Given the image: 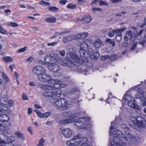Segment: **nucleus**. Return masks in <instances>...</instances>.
<instances>
[{
    "mask_svg": "<svg viewBox=\"0 0 146 146\" xmlns=\"http://www.w3.org/2000/svg\"><path fill=\"white\" fill-rule=\"evenodd\" d=\"M90 120L88 117L81 118L74 121V124L79 129H89L92 126Z\"/></svg>",
    "mask_w": 146,
    "mask_h": 146,
    "instance_id": "obj_8",
    "label": "nucleus"
},
{
    "mask_svg": "<svg viewBox=\"0 0 146 146\" xmlns=\"http://www.w3.org/2000/svg\"><path fill=\"white\" fill-rule=\"evenodd\" d=\"M58 44V42H54L51 43H48L47 44V46H52L54 47L57 45Z\"/></svg>",
    "mask_w": 146,
    "mask_h": 146,
    "instance_id": "obj_36",
    "label": "nucleus"
},
{
    "mask_svg": "<svg viewBox=\"0 0 146 146\" xmlns=\"http://www.w3.org/2000/svg\"><path fill=\"white\" fill-rule=\"evenodd\" d=\"M44 60L45 64L47 66L48 65H50L53 64V63L57 62V63L63 66L67 65L70 67L76 68V67H74V63L71 62L70 61L67 60L66 58L64 60L61 57L54 53H50L49 56H45L44 57Z\"/></svg>",
    "mask_w": 146,
    "mask_h": 146,
    "instance_id": "obj_6",
    "label": "nucleus"
},
{
    "mask_svg": "<svg viewBox=\"0 0 146 146\" xmlns=\"http://www.w3.org/2000/svg\"><path fill=\"white\" fill-rule=\"evenodd\" d=\"M77 7V5L73 3H69L67 6V7L68 9L73 10L75 9Z\"/></svg>",
    "mask_w": 146,
    "mask_h": 146,
    "instance_id": "obj_27",
    "label": "nucleus"
},
{
    "mask_svg": "<svg viewBox=\"0 0 146 146\" xmlns=\"http://www.w3.org/2000/svg\"><path fill=\"white\" fill-rule=\"evenodd\" d=\"M112 47H111L109 45H107L106 46V50L107 52L110 53L112 51Z\"/></svg>",
    "mask_w": 146,
    "mask_h": 146,
    "instance_id": "obj_35",
    "label": "nucleus"
},
{
    "mask_svg": "<svg viewBox=\"0 0 146 146\" xmlns=\"http://www.w3.org/2000/svg\"><path fill=\"white\" fill-rule=\"evenodd\" d=\"M123 32L121 31H119L118 32H117V36H116V39L117 41L120 42L122 38V33H121Z\"/></svg>",
    "mask_w": 146,
    "mask_h": 146,
    "instance_id": "obj_25",
    "label": "nucleus"
},
{
    "mask_svg": "<svg viewBox=\"0 0 146 146\" xmlns=\"http://www.w3.org/2000/svg\"><path fill=\"white\" fill-rule=\"evenodd\" d=\"M56 63H57V62L53 63V64L50 65H48V68L50 71L53 72H56L60 70V67L58 65L56 64Z\"/></svg>",
    "mask_w": 146,
    "mask_h": 146,
    "instance_id": "obj_14",
    "label": "nucleus"
},
{
    "mask_svg": "<svg viewBox=\"0 0 146 146\" xmlns=\"http://www.w3.org/2000/svg\"><path fill=\"white\" fill-rule=\"evenodd\" d=\"M80 46L79 52L80 56L82 58V60H81L79 56L75 53H68L67 54L66 56L67 60L70 61L71 62H73L74 64V67H76V68H74V67H71L72 68V70L73 71L78 72H80V68L79 66H75L74 62L84 66H86L89 67H91L92 65V63L88 60L87 58L85 57V56L87 53V50L88 52L89 53L92 52V50L88 48L89 46L88 44L85 42H82Z\"/></svg>",
    "mask_w": 146,
    "mask_h": 146,
    "instance_id": "obj_3",
    "label": "nucleus"
},
{
    "mask_svg": "<svg viewBox=\"0 0 146 146\" xmlns=\"http://www.w3.org/2000/svg\"><path fill=\"white\" fill-rule=\"evenodd\" d=\"M62 132L63 135L66 138H70L72 135V131L69 128L66 127L63 129Z\"/></svg>",
    "mask_w": 146,
    "mask_h": 146,
    "instance_id": "obj_13",
    "label": "nucleus"
},
{
    "mask_svg": "<svg viewBox=\"0 0 146 146\" xmlns=\"http://www.w3.org/2000/svg\"><path fill=\"white\" fill-rule=\"evenodd\" d=\"M93 56L95 59H97L99 57L100 53L98 51L94 52L93 53Z\"/></svg>",
    "mask_w": 146,
    "mask_h": 146,
    "instance_id": "obj_37",
    "label": "nucleus"
},
{
    "mask_svg": "<svg viewBox=\"0 0 146 146\" xmlns=\"http://www.w3.org/2000/svg\"><path fill=\"white\" fill-rule=\"evenodd\" d=\"M59 82L55 84H40L39 87L44 90H48L47 91L44 92L42 94L43 96L45 98H52L55 100L53 103L54 105L57 108L60 110H64L68 109L70 106L71 105L65 100L61 99V96L64 95L62 93V91L60 88H63L66 86V84L64 83L60 84L61 81L58 79Z\"/></svg>",
    "mask_w": 146,
    "mask_h": 146,
    "instance_id": "obj_1",
    "label": "nucleus"
},
{
    "mask_svg": "<svg viewBox=\"0 0 146 146\" xmlns=\"http://www.w3.org/2000/svg\"><path fill=\"white\" fill-rule=\"evenodd\" d=\"M29 85L31 86H35V84L34 82L31 81L29 82Z\"/></svg>",
    "mask_w": 146,
    "mask_h": 146,
    "instance_id": "obj_63",
    "label": "nucleus"
},
{
    "mask_svg": "<svg viewBox=\"0 0 146 146\" xmlns=\"http://www.w3.org/2000/svg\"><path fill=\"white\" fill-rule=\"evenodd\" d=\"M92 20V17L90 15L87 14L84 16L80 21L83 23H88Z\"/></svg>",
    "mask_w": 146,
    "mask_h": 146,
    "instance_id": "obj_18",
    "label": "nucleus"
},
{
    "mask_svg": "<svg viewBox=\"0 0 146 146\" xmlns=\"http://www.w3.org/2000/svg\"><path fill=\"white\" fill-rule=\"evenodd\" d=\"M80 34L81 36V38H84L87 36L88 35V34L87 32H84Z\"/></svg>",
    "mask_w": 146,
    "mask_h": 146,
    "instance_id": "obj_43",
    "label": "nucleus"
},
{
    "mask_svg": "<svg viewBox=\"0 0 146 146\" xmlns=\"http://www.w3.org/2000/svg\"><path fill=\"white\" fill-rule=\"evenodd\" d=\"M3 59L4 61L6 62H11L13 60V58L10 56L4 57L3 58Z\"/></svg>",
    "mask_w": 146,
    "mask_h": 146,
    "instance_id": "obj_26",
    "label": "nucleus"
},
{
    "mask_svg": "<svg viewBox=\"0 0 146 146\" xmlns=\"http://www.w3.org/2000/svg\"><path fill=\"white\" fill-rule=\"evenodd\" d=\"M34 60V57L32 56L29 57L26 59V61L29 63H30L33 62Z\"/></svg>",
    "mask_w": 146,
    "mask_h": 146,
    "instance_id": "obj_29",
    "label": "nucleus"
},
{
    "mask_svg": "<svg viewBox=\"0 0 146 146\" xmlns=\"http://www.w3.org/2000/svg\"><path fill=\"white\" fill-rule=\"evenodd\" d=\"M34 106L35 107L37 108L40 109L41 108V106L38 104H35Z\"/></svg>",
    "mask_w": 146,
    "mask_h": 146,
    "instance_id": "obj_62",
    "label": "nucleus"
},
{
    "mask_svg": "<svg viewBox=\"0 0 146 146\" xmlns=\"http://www.w3.org/2000/svg\"><path fill=\"white\" fill-rule=\"evenodd\" d=\"M38 53L39 55L41 56L44 54V52L42 50H40L38 51Z\"/></svg>",
    "mask_w": 146,
    "mask_h": 146,
    "instance_id": "obj_56",
    "label": "nucleus"
},
{
    "mask_svg": "<svg viewBox=\"0 0 146 146\" xmlns=\"http://www.w3.org/2000/svg\"><path fill=\"white\" fill-rule=\"evenodd\" d=\"M34 111L36 113L38 117L41 118H47L51 115V113L49 111L42 113L37 110H35Z\"/></svg>",
    "mask_w": 146,
    "mask_h": 146,
    "instance_id": "obj_15",
    "label": "nucleus"
},
{
    "mask_svg": "<svg viewBox=\"0 0 146 146\" xmlns=\"http://www.w3.org/2000/svg\"><path fill=\"white\" fill-rule=\"evenodd\" d=\"M27 46H25L23 48H20L18 50V52L19 53H22L24 52L26 50Z\"/></svg>",
    "mask_w": 146,
    "mask_h": 146,
    "instance_id": "obj_39",
    "label": "nucleus"
},
{
    "mask_svg": "<svg viewBox=\"0 0 146 146\" xmlns=\"http://www.w3.org/2000/svg\"><path fill=\"white\" fill-rule=\"evenodd\" d=\"M9 26L11 27H18V25L16 23L12 22L9 24Z\"/></svg>",
    "mask_w": 146,
    "mask_h": 146,
    "instance_id": "obj_34",
    "label": "nucleus"
},
{
    "mask_svg": "<svg viewBox=\"0 0 146 146\" xmlns=\"http://www.w3.org/2000/svg\"><path fill=\"white\" fill-rule=\"evenodd\" d=\"M39 4L40 5H44L46 6H49L50 5V4L49 3L43 0H42L40 1Z\"/></svg>",
    "mask_w": 146,
    "mask_h": 146,
    "instance_id": "obj_31",
    "label": "nucleus"
},
{
    "mask_svg": "<svg viewBox=\"0 0 146 146\" xmlns=\"http://www.w3.org/2000/svg\"><path fill=\"white\" fill-rule=\"evenodd\" d=\"M102 45V42L100 39H96L94 42L93 45L94 47L98 48L101 45Z\"/></svg>",
    "mask_w": 146,
    "mask_h": 146,
    "instance_id": "obj_19",
    "label": "nucleus"
},
{
    "mask_svg": "<svg viewBox=\"0 0 146 146\" xmlns=\"http://www.w3.org/2000/svg\"><path fill=\"white\" fill-rule=\"evenodd\" d=\"M143 29H142L139 32L138 35H137V37L139 36L140 38L141 37L140 36H141V35L142 33H143Z\"/></svg>",
    "mask_w": 146,
    "mask_h": 146,
    "instance_id": "obj_57",
    "label": "nucleus"
},
{
    "mask_svg": "<svg viewBox=\"0 0 146 146\" xmlns=\"http://www.w3.org/2000/svg\"><path fill=\"white\" fill-rule=\"evenodd\" d=\"M46 21L49 23H54L56 21V18L53 17H47L45 18Z\"/></svg>",
    "mask_w": 146,
    "mask_h": 146,
    "instance_id": "obj_22",
    "label": "nucleus"
},
{
    "mask_svg": "<svg viewBox=\"0 0 146 146\" xmlns=\"http://www.w3.org/2000/svg\"><path fill=\"white\" fill-rule=\"evenodd\" d=\"M92 11L94 13H96L97 11L101 12L102 11V9L96 7H94L92 9Z\"/></svg>",
    "mask_w": 146,
    "mask_h": 146,
    "instance_id": "obj_41",
    "label": "nucleus"
},
{
    "mask_svg": "<svg viewBox=\"0 0 146 146\" xmlns=\"http://www.w3.org/2000/svg\"><path fill=\"white\" fill-rule=\"evenodd\" d=\"M5 136L3 134H0V146H7L8 144L5 143V141L3 140V137Z\"/></svg>",
    "mask_w": 146,
    "mask_h": 146,
    "instance_id": "obj_21",
    "label": "nucleus"
},
{
    "mask_svg": "<svg viewBox=\"0 0 146 146\" xmlns=\"http://www.w3.org/2000/svg\"><path fill=\"white\" fill-rule=\"evenodd\" d=\"M27 6V8L29 9H33V7H32L31 6L28 5L27 4L26 5Z\"/></svg>",
    "mask_w": 146,
    "mask_h": 146,
    "instance_id": "obj_61",
    "label": "nucleus"
},
{
    "mask_svg": "<svg viewBox=\"0 0 146 146\" xmlns=\"http://www.w3.org/2000/svg\"><path fill=\"white\" fill-rule=\"evenodd\" d=\"M0 33L3 34L7 33V31L0 25Z\"/></svg>",
    "mask_w": 146,
    "mask_h": 146,
    "instance_id": "obj_33",
    "label": "nucleus"
},
{
    "mask_svg": "<svg viewBox=\"0 0 146 146\" xmlns=\"http://www.w3.org/2000/svg\"><path fill=\"white\" fill-rule=\"evenodd\" d=\"M80 113L78 112V113H76L73 114H71V118H73L75 119V118L78 117L79 116H80Z\"/></svg>",
    "mask_w": 146,
    "mask_h": 146,
    "instance_id": "obj_30",
    "label": "nucleus"
},
{
    "mask_svg": "<svg viewBox=\"0 0 146 146\" xmlns=\"http://www.w3.org/2000/svg\"><path fill=\"white\" fill-rule=\"evenodd\" d=\"M109 132L110 138V141L111 146H126V143L120 139L119 137L125 141L136 144L139 142L140 139L138 137L131 135L129 133V130L127 125L123 122L121 123L120 127L123 129L125 134L122 133L120 131L116 130L115 122H111Z\"/></svg>",
    "mask_w": 146,
    "mask_h": 146,
    "instance_id": "obj_2",
    "label": "nucleus"
},
{
    "mask_svg": "<svg viewBox=\"0 0 146 146\" xmlns=\"http://www.w3.org/2000/svg\"><path fill=\"white\" fill-rule=\"evenodd\" d=\"M0 76L2 77V79L5 82L7 83L9 82V79L6 75L3 72L0 71Z\"/></svg>",
    "mask_w": 146,
    "mask_h": 146,
    "instance_id": "obj_20",
    "label": "nucleus"
},
{
    "mask_svg": "<svg viewBox=\"0 0 146 146\" xmlns=\"http://www.w3.org/2000/svg\"><path fill=\"white\" fill-rule=\"evenodd\" d=\"M117 57V55L115 54H113L110 57V59L111 60H113L115 59Z\"/></svg>",
    "mask_w": 146,
    "mask_h": 146,
    "instance_id": "obj_55",
    "label": "nucleus"
},
{
    "mask_svg": "<svg viewBox=\"0 0 146 146\" xmlns=\"http://www.w3.org/2000/svg\"><path fill=\"white\" fill-rule=\"evenodd\" d=\"M14 102L12 100H9L7 101L6 103H1L2 110H1L2 112H4L7 110L9 108H10L13 106L14 104Z\"/></svg>",
    "mask_w": 146,
    "mask_h": 146,
    "instance_id": "obj_12",
    "label": "nucleus"
},
{
    "mask_svg": "<svg viewBox=\"0 0 146 146\" xmlns=\"http://www.w3.org/2000/svg\"><path fill=\"white\" fill-rule=\"evenodd\" d=\"M14 76L16 79H17L19 77V74L16 72H14Z\"/></svg>",
    "mask_w": 146,
    "mask_h": 146,
    "instance_id": "obj_58",
    "label": "nucleus"
},
{
    "mask_svg": "<svg viewBox=\"0 0 146 146\" xmlns=\"http://www.w3.org/2000/svg\"><path fill=\"white\" fill-rule=\"evenodd\" d=\"M8 97L6 95H4L2 98V100L4 102L3 103H6L7 101L8 100Z\"/></svg>",
    "mask_w": 146,
    "mask_h": 146,
    "instance_id": "obj_44",
    "label": "nucleus"
},
{
    "mask_svg": "<svg viewBox=\"0 0 146 146\" xmlns=\"http://www.w3.org/2000/svg\"><path fill=\"white\" fill-rule=\"evenodd\" d=\"M73 35L74 40H78L81 38V36L80 33L76 35Z\"/></svg>",
    "mask_w": 146,
    "mask_h": 146,
    "instance_id": "obj_38",
    "label": "nucleus"
},
{
    "mask_svg": "<svg viewBox=\"0 0 146 146\" xmlns=\"http://www.w3.org/2000/svg\"><path fill=\"white\" fill-rule=\"evenodd\" d=\"M32 112V109L31 108H28L27 113L29 115H30Z\"/></svg>",
    "mask_w": 146,
    "mask_h": 146,
    "instance_id": "obj_54",
    "label": "nucleus"
},
{
    "mask_svg": "<svg viewBox=\"0 0 146 146\" xmlns=\"http://www.w3.org/2000/svg\"><path fill=\"white\" fill-rule=\"evenodd\" d=\"M48 9L52 11H57L58 9V8L54 6H50L48 7Z\"/></svg>",
    "mask_w": 146,
    "mask_h": 146,
    "instance_id": "obj_32",
    "label": "nucleus"
},
{
    "mask_svg": "<svg viewBox=\"0 0 146 146\" xmlns=\"http://www.w3.org/2000/svg\"><path fill=\"white\" fill-rule=\"evenodd\" d=\"M27 131L31 134H33V131L31 127H29L27 128Z\"/></svg>",
    "mask_w": 146,
    "mask_h": 146,
    "instance_id": "obj_42",
    "label": "nucleus"
},
{
    "mask_svg": "<svg viewBox=\"0 0 146 146\" xmlns=\"http://www.w3.org/2000/svg\"><path fill=\"white\" fill-rule=\"evenodd\" d=\"M87 142V139L86 137H81V135L79 134L71 140L67 141L66 144L68 146H90Z\"/></svg>",
    "mask_w": 146,
    "mask_h": 146,
    "instance_id": "obj_7",
    "label": "nucleus"
},
{
    "mask_svg": "<svg viewBox=\"0 0 146 146\" xmlns=\"http://www.w3.org/2000/svg\"><path fill=\"white\" fill-rule=\"evenodd\" d=\"M71 113L69 111H64L61 113L62 115L64 118H71Z\"/></svg>",
    "mask_w": 146,
    "mask_h": 146,
    "instance_id": "obj_23",
    "label": "nucleus"
},
{
    "mask_svg": "<svg viewBox=\"0 0 146 146\" xmlns=\"http://www.w3.org/2000/svg\"><path fill=\"white\" fill-rule=\"evenodd\" d=\"M131 30L127 31L125 32L124 39L125 41L131 40L132 41L135 40L137 33V29L135 27H132Z\"/></svg>",
    "mask_w": 146,
    "mask_h": 146,
    "instance_id": "obj_10",
    "label": "nucleus"
},
{
    "mask_svg": "<svg viewBox=\"0 0 146 146\" xmlns=\"http://www.w3.org/2000/svg\"><path fill=\"white\" fill-rule=\"evenodd\" d=\"M68 41H70L73 40L74 39L73 35H70L67 37Z\"/></svg>",
    "mask_w": 146,
    "mask_h": 146,
    "instance_id": "obj_48",
    "label": "nucleus"
},
{
    "mask_svg": "<svg viewBox=\"0 0 146 146\" xmlns=\"http://www.w3.org/2000/svg\"><path fill=\"white\" fill-rule=\"evenodd\" d=\"M146 121L143 118H141V120L135 119L129 122V124L132 127L139 131L145 127Z\"/></svg>",
    "mask_w": 146,
    "mask_h": 146,
    "instance_id": "obj_9",
    "label": "nucleus"
},
{
    "mask_svg": "<svg viewBox=\"0 0 146 146\" xmlns=\"http://www.w3.org/2000/svg\"><path fill=\"white\" fill-rule=\"evenodd\" d=\"M59 53L62 56H64L65 54V51L64 50H62L59 52Z\"/></svg>",
    "mask_w": 146,
    "mask_h": 146,
    "instance_id": "obj_45",
    "label": "nucleus"
},
{
    "mask_svg": "<svg viewBox=\"0 0 146 146\" xmlns=\"http://www.w3.org/2000/svg\"><path fill=\"white\" fill-rule=\"evenodd\" d=\"M46 140L43 138H42L39 141L37 146H44L45 144Z\"/></svg>",
    "mask_w": 146,
    "mask_h": 146,
    "instance_id": "obj_28",
    "label": "nucleus"
},
{
    "mask_svg": "<svg viewBox=\"0 0 146 146\" xmlns=\"http://www.w3.org/2000/svg\"><path fill=\"white\" fill-rule=\"evenodd\" d=\"M139 85H137L131 88L132 90L138 91V93L135 95L136 98L134 99L131 96L126 93L124 95L123 98L122 103L124 100L128 102V105L131 108L138 110H140V109L138 105L135 102L136 100L137 99L139 101H141L142 104L146 106V92H143L142 89L139 88Z\"/></svg>",
    "mask_w": 146,
    "mask_h": 146,
    "instance_id": "obj_4",
    "label": "nucleus"
},
{
    "mask_svg": "<svg viewBox=\"0 0 146 146\" xmlns=\"http://www.w3.org/2000/svg\"><path fill=\"white\" fill-rule=\"evenodd\" d=\"M143 41H140L139 44H141L143 45L144 44V42H146V34L145 35L143 38Z\"/></svg>",
    "mask_w": 146,
    "mask_h": 146,
    "instance_id": "obj_52",
    "label": "nucleus"
},
{
    "mask_svg": "<svg viewBox=\"0 0 146 146\" xmlns=\"http://www.w3.org/2000/svg\"><path fill=\"white\" fill-rule=\"evenodd\" d=\"M136 44H135V43L133 44L131 48V50H134L136 47Z\"/></svg>",
    "mask_w": 146,
    "mask_h": 146,
    "instance_id": "obj_60",
    "label": "nucleus"
},
{
    "mask_svg": "<svg viewBox=\"0 0 146 146\" xmlns=\"http://www.w3.org/2000/svg\"><path fill=\"white\" fill-rule=\"evenodd\" d=\"M9 117L5 114L0 115V131L3 130L5 127L10 125V123L8 121Z\"/></svg>",
    "mask_w": 146,
    "mask_h": 146,
    "instance_id": "obj_11",
    "label": "nucleus"
},
{
    "mask_svg": "<svg viewBox=\"0 0 146 146\" xmlns=\"http://www.w3.org/2000/svg\"><path fill=\"white\" fill-rule=\"evenodd\" d=\"M99 5L100 6L101 5H108V4L107 3H106L105 1H102L101 0H100L99 1Z\"/></svg>",
    "mask_w": 146,
    "mask_h": 146,
    "instance_id": "obj_46",
    "label": "nucleus"
},
{
    "mask_svg": "<svg viewBox=\"0 0 146 146\" xmlns=\"http://www.w3.org/2000/svg\"><path fill=\"white\" fill-rule=\"evenodd\" d=\"M33 73L37 76V78L39 81L44 83H47L48 84H55L59 82V81L54 80L50 75L47 74V71L45 68L40 65L34 66L32 70Z\"/></svg>",
    "mask_w": 146,
    "mask_h": 146,
    "instance_id": "obj_5",
    "label": "nucleus"
},
{
    "mask_svg": "<svg viewBox=\"0 0 146 146\" xmlns=\"http://www.w3.org/2000/svg\"><path fill=\"white\" fill-rule=\"evenodd\" d=\"M15 134L16 136L21 139H25L24 134L21 133L19 131H16L15 132Z\"/></svg>",
    "mask_w": 146,
    "mask_h": 146,
    "instance_id": "obj_24",
    "label": "nucleus"
},
{
    "mask_svg": "<svg viewBox=\"0 0 146 146\" xmlns=\"http://www.w3.org/2000/svg\"><path fill=\"white\" fill-rule=\"evenodd\" d=\"M86 2V1L84 0H78V3L80 5H82Z\"/></svg>",
    "mask_w": 146,
    "mask_h": 146,
    "instance_id": "obj_47",
    "label": "nucleus"
},
{
    "mask_svg": "<svg viewBox=\"0 0 146 146\" xmlns=\"http://www.w3.org/2000/svg\"><path fill=\"white\" fill-rule=\"evenodd\" d=\"M110 1L113 3H118L121 2V0H110Z\"/></svg>",
    "mask_w": 146,
    "mask_h": 146,
    "instance_id": "obj_59",
    "label": "nucleus"
},
{
    "mask_svg": "<svg viewBox=\"0 0 146 146\" xmlns=\"http://www.w3.org/2000/svg\"><path fill=\"white\" fill-rule=\"evenodd\" d=\"M62 40L64 43H66L68 41L67 37H63L62 39Z\"/></svg>",
    "mask_w": 146,
    "mask_h": 146,
    "instance_id": "obj_51",
    "label": "nucleus"
},
{
    "mask_svg": "<svg viewBox=\"0 0 146 146\" xmlns=\"http://www.w3.org/2000/svg\"><path fill=\"white\" fill-rule=\"evenodd\" d=\"M38 63L41 65H45L46 64H45V63L44 62V61L42 60H38Z\"/></svg>",
    "mask_w": 146,
    "mask_h": 146,
    "instance_id": "obj_53",
    "label": "nucleus"
},
{
    "mask_svg": "<svg viewBox=\"0 0 146 146\" xmlns=\"http://www.w3.org/2000/svg\"><path fill=\"white\" fill-rule=\"evenodd\" d=\"M74 121L75 119L73 118H69L61 120L59 121L58 123L62 125H64L72 123Z\"/></svg>",
    "mask_w": 146,
    "mask_h": 146,
    "instance_id": "obj_16",
    "label": "nucleus"
},
{
    "mask_svg": "<svg viewBox=\"0 0 146 146\" xmlns=\"http://www.w3.org/2000/svg\"><path fill=\"white\" fill-rule=\"evenodd\" d=\"M19 7L21 8H25L27 7L25 5L22 4L20 5Z\"/></svg>",
    "mask_w": 146,
    "mask_h": 146,
    "instance_id": "obj_64",
    "label": "nucleus"
},
{
    "mask_svg": "<svg viewBox=\"0 0 146 146\" xmlns=\"http://www.w3.org/2000/svg\"><path fill=\"white\" fill-rule=\"evenodd\" d=\"M66 0H61L60 1V3L62 5H64L66 4Z\"/></svg>",
    "mask_w": 146,
    "mask_h": 146,
    "instance_id": "obj_50",
    "label": "nucleus"
},
{
    "mask_svg": "<svg viewBox=\"0 0 146 146\" xmlns=\"http://www.w3.org/2000/svg\"><path fill=\"white\" fill-rule=\"evenodd\" d=\"M109 57L108 55H106L104 56H102L101 57V59L103 60H105L108 59Z\"/></svg>",
    "mask_w": 146,
    "mask_h": 146,
    "instance_id": "obj_49",
    "label": "nucleus"
},
{
    "mask_svg": "<svg viewBox=\"0 0 146 146\" xmlns=\"http://www.w3.org/2000/svg\"><path fill=\"white\" fill-rule=\"evenodd\" d=\"M126 29V28L125 27H124L123 28H121L120 29L113 30L112 31L109 32L107 33V35L110 37H113L115 33L117 34V32L119 31H121L123 32L125 31Z\"/></svg>",
    "mask_w": 146,
    "mask_h": 146,
    "instance_id": "obj_17",
    "label": "nucleus"
},
{
    "mask_svg": "<svg viewBox=\"0 0 146 146\" xmlns=\"http://www.w3.org/2000/svg\"><path fill=\"white\" fill-rule=\"evenodd\" d=\"M22 99L24 101L28 100H29V98L26 94L23 93L22 94Z\"/></svg>",
    "mask_w": 146,
    "mask_h": 146,
    "instance_id": "obj_40",
    "label": "nucleus"
}]
</instances>
